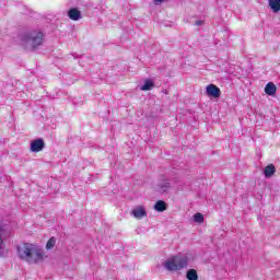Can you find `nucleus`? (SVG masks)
Listing matches in <instances>:
<instances>
[{"mask_svg":"<svg viewBox=\"0 0 280 280\" xmlns=\"http://www.w3.org/2000/svg\"><path fill=\"white\" fill-rule=\"evenodd\" d=\"M22 47L26 51H36L45 43V33L40 30H32L20 35Z\"/></svg>","mask_w":280,"mask_h":280,"instance_id":"1","label":"nucleus"},{"mask_svg":"<svg viewBox=\"0 0 280 280\" xmlns=\"http://www.w3.org/2000/svg\"><path fill=\"white\" fill-rule=\"evenodd\" d=\"M18 256L20 259H24L27 264H38L43 261V252L34 248V245L30 243H24L21 246H18Z\"/></svg>","mask_w":280,"mask_h":280,"instance_id":"2","label":"nucleus"},{"mask_svg":"<svg viewBox=\"0 0 280 280\" xmlns=\"http://www.w3.org/2000/svg\"><path fill=\"white\" fill-rule=\"evenodd\" d=\"M189 264V258L187 256H173L165 261L164 268L170 272H176V270H183L187 268Z\"/></svg>","mask_w":280,"mask_h":280,"instance_id":"3","label":"nucleus"},{"mask_svg":"<svg viewBox=\"0 0 280 280\" xmlns=\"http://www.w3.org/2000/svg\"><path fill=\"white\" fill-rule=\"evenodd\" d=\"M170 189H172V183H170V180L165 176L162 175L160 180L158 182L156 190L160 194H167V191H170Z\"/></svg>","mask_w":280,"mask_h":280,"instance_id":"4","label":"nucleus"},{"mask_svg":"<svg viewBox=\"0 0 280 280\" xmlns=\"http://www.w3.org/2000/svg\"><path fill=\"white\" fill-rule=\"evenodd\" d=\"M206 93L208 97H214L215 100L222 95V91L215 84H209L206 88Z\"/></svg>","mask_w":280,"mask_h":280,"instance_id":"5","label":"nucleus"},{"mask_svg":"<svg viewBox=\"0 0 280 280\" xmlns=\"http://www.w3.org/2000/svg\"><path fill=\"white\" fill-rule=\"evenodd\" d=\"M45 150V140L37 138L31 142V152H43Z\"/></svg>","mask_w":280,"mask_h":280,"instance_id":"6","label":"nucleus"},{"mask_svg":"<svg viewBox=\"0 0 280 280\" xmlns=\"http://www.w3.org/2000/svg\"><path fill=\"white\" fill-rule=\"evenodd\" d=\"M131 215L138 220H141V218H145V215H148V212L145 211L144 207L138 206L131 211Z\"/></svg>","mask_w":280,"mask_h":280,"instance_id":"7","label":"nucleus"},{"mask_svg":"<svg viewBox=\"0 0 280 280\" xmlns=\"http://www.w3.org/2000/svg\"><path fill=\"white\" fill-rule=\"evenodd\" d=\"M68 16L71 21H80L82 19V12L78 8H71L68 11Z\"/></svg>","mask_w":280,"mask_h":280,"instance_id":"8","label":"nucleus"},{"mask_svg":"<svg viewBox=\"0 0 280 280\" xmlns=\"http://www.w3.org/2000/svg\"><path fill=\"white\" fill-rule=\"evenodd\" d=\"M277 172V167H275V164H269L264 170V176L265 178H272Z\"/></svg>","mask_w":280,"mask_h":280,"instance_id":"9","label":"nucleus"},{"mask_svg":"<svg viewBox=\"0 0 280 280\" xmlns=\"http://www.w3.org/2000/svg\"><path fill=\"white\" fill-rule=\"evenodd\" d=\"M153 209L159 211V213H163V211H167V203L164 200H158L153 206Z\"/></svg>","mask_w":280,"mask_h":280,"instance_id":"10","label":"nucleus"},{"mask_svg":"<svg viewBox=\"0 0 280 280\" xmlns=\"http://www.w3.org/2000/svg\"><path fill=\"white\" fill-rule=\"evenodd\" d=\"M265 93L266 95H277V85H275V83L269 82L266 84L265 86Z\"/></svg>","mask_w":280,"mask_h":280,"instance_id":"11","label":"nucleus"},{"mask_svg":"<svg viewBox=\"0 0 280 280\" xmlns=\"http://www.w3.org/2000/svg\"><path fill=\"white\" fill-rule=\"evenodd\" d=\"M269 8L272 12H280V0H269Z\"/></svg>","mask_w":280,"mask_h":280,"instance_id":"12","label":"nucleus"},{"mask_svg":"<svg viewBox=\"0 0 280 280\" xmlns=\"http://www.w3.org/2000/svg\"><path fill=\"white\" fill-rule=\"evenodd\" d=\"M186 279H188V280H198V271H196V269H189L186 272Z\"/></svg>","mask_w":280,"mask_h":280,"instance_id":"13","label":"nucleus"},{"mask_svg":"<svg viewBox=\"0 0 280 280\" xmlns=\"http://www.w3.org/2000/svg\"><path fill=\"white\" fill-rule=\"evenodd\" d=\"M152 89H154V82L152 80H147L140 88L141 91H151Z\"/></svg>","mask_w":280,"mask_h":280,"instance_id":"14","label":"nucleus"},{"mask_svg":"<svg viewBox=\"0 0 280 280\" xmlns=\"http://www.w3.org/2000/svg\"><path fill=\"white\" fill-rule=\"evenodd\" d=\"M194 222H197L198 224H202V222H205V215H202V213L197 212L194 215Z\"/></svg>","mask_w":280,"mask_h":280,"instance_id":"15","label":"nucleus"},{"mask_svg":"<svg viewBox=\"0 0 280 280\" xmlns=\"http://www.w3.org/2000/svg\"><path fill=\"white\" fill-rule=\"evenodd\" d=\"M56 246V237H50L48 242L46 243V250H51Z\"/></svg>","mask_w":280,"mask_h":280,"instance_id":"16","label":"nucleus"},{"mask_svg":"<svg viewBox=\"0 0 280 280\" xmlns=\"http://www.w3.org/2000/svg\"><path fill=\"white\" fill-rule=\"evenodd\" d=\"M165 1H167V0H153V3L155 5H161V3H165Z\"/></svg>","mask_w":280,"mask_h":280,"instance_id":"17","label":"nucleus"},{"mask_svg":"<svg viewBox=\"0 0 280 280\" xmlns=\"http://www.w3.org/2000/svg\"><path fill=\"white\" fill-rule=\"evenodd\" d=\"M195 25H197V26L205 25V22L202 20H197L195 22Z\"/></svg>","mask_w":280,"mask_h":280,"instance_id":"18","label":"nucleus"}]
</instances>
